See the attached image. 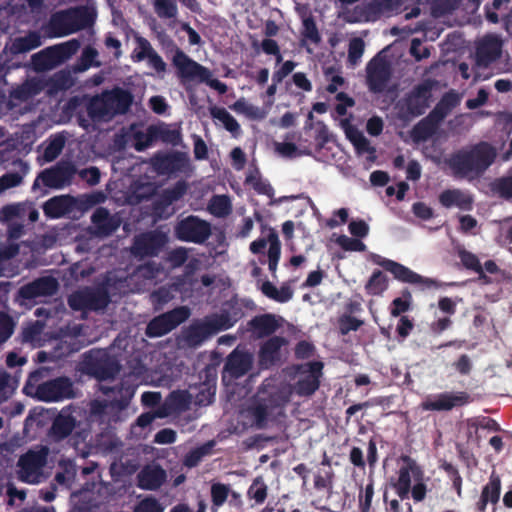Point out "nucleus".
Here are the masks:
<instances>
[{
	"mask_svg": "<svg viewBox=\"0 0 512 512\" xmlns=\"http://www.w3.org/2000/svg\"><path fill=\"white\" fill-rule=\"evenodd\" d=\"M172 64L183 78L207 81L211 74L208 68L191 59L184 51L172 56Z\"/></svg>",
	"mask_w": 512,
	"mask_h": 512,
	"instance_id": "412c9836",
	"label": "nucleus"
},
{
	"mask_svg": "<svg viewBox=\"0 0 512 512\" xmlns=\"http://www.w3.org/2000/svg\"><path fill=\"white\" fill-rule=\"evenodd\" d=\"M209 212L216 217H226L232 211L230 198L227 195H214L208 205Z\"/></svg>",
	"mask_w": 512,
	"mask_h": 512,
	"instance_id": "09e8293b",
	"label": "nucleus"
},
{
	"mask_svg": "<svg viewBox=\"0 0 512 512\" xmlns=\"http://www.w3.org/2000/svg\"><path fill=\"white\" fill-rule=\"evenodd\" d=\"M253 355L245 350L234 349L226 358L223 371L222 382L229 385L232 381L245 376L253 366Z\"/></svg>",
	"mask_w": 512,
	"mask_h": 512,
	"instance_id": "f8f14e48",
	"label": "nucleus"
},
{
	"mask_svg": "<svg viewBox=\"0 0 512 512\" xmlns=\"http://www.w3.org/2000/svg\"><path fill=\"white\" fill-rule=\"evenodd\" d=\"M190 314V309L187 306H179L155 316L148 322L145 334L149 338L162 337L185 322Z\"/></svg>",
	"mask_w": 512,
	"mask_h": 512,
	"instance_id": "6e6552de",
	"label": "nucleus"
},
{
	"mask_svg": "<svg viewBox=\"0 0 512 512\" xmlns=\"http://www.w3.org/2000/svg\"><path fill=\"white\" fill-rule=\"evenodd\" d=\"M74 196L69 194L58 195L48 199L42 205L44 215L49 219H59L64 216L75 214Z\"/></svg>",
	"mask_w": 512,
	"mask_h": 512,
	"instance_id": "5701e85b",
	"label": "nucleus"
},
{
	"mask_svg": "<svg viewBox=\"0 0 512 512\" xmlns=\"http://www.w3.org/2000/svg\"><path fill=\"white\" fill-rule=\"evenodd\" d=\"M43 89L44 85L40 80L31 78L13 88L9 96L11 99L24 102L41 93Z\"/></svg>",
	"mask_w": 512,
	"mask_h": 512,
	"instance_id": "c9c22d12",
	"label": "nucleus"
},
{
	"mask_svg": "<svg viewBox=\"0 0 512 512\" xmlns=\"http://www.w3.org/2000/svg\"><path fill=\"white\" fill-rule=\"evenodd\" d=\"M76 173V166L71 161H58L37 174L32 184V191L37 192L42 187L54 190L63 189L71 185Z\"/></svg>",
	"mask_w": 512,
	"mask_h": 512,
	"instance_id": "20e7f679",
	"label": "nucleus"
},
{
	"mask_svg": "<svg viewBox=\"0 0 512 512\" xmlns=\"http://www.w3.org/2000/svg\"><path fill=\"white\" fill-rule=\"evenodd\" d=\"M64 146V136L60 134L51 136L42 154L43 161L47 163L54 161L61 154Z\"/></svg>",
	"mask_w": 512,
	"mask_h": 512,
	"instance_id": "de8ad7c7",
	"label": "nucleus"
},
{
	"mask_svg": "<svg viewBox=\"0 0 512 512\" xmlns=\"http://www.w3.org/2000/svg\"><path fill=\"white\" fill-rule=\"evenodd\" d=\"M168 242L167 233L158 229L146 231L134 237L131 253L138 259L157 257Z\"/></svg>",
	"mask_w": 512,
	"mask_h": 512,
	"instance_id": "0eeeda50",
	"label": "nucleus"
},
{
	"mask_svg": "<svg viewBox=\"0 0 512 512\" xmlns=\"http://www.w3.org/2000/svg\"><path fill=\"white\" fill-rule=\"evenodd\" d=\"M364 322L351 315H343L339 318V330L342 335H347L351 331H357Z\"/></svg>",
	"mask_w": 512,
	"mask_h": 512,
	"instance_id": "774afa93",
	"label": "nucleus"
},
{
	"mask_svg": "<svg viewBox=\"0 0 512 512\" xmlns=\"http://www.w3.org/2000/svg\"><path fill=\"white\" fill-rule=\"evenodd\" d=\"M501 493V479L494 471L489 477L488 483L483 486L481 491V497L492 504H497L500 499Z\"/></svg>",
	"mask_w": 512,
	"mask_h": 512,
	"instance_id": "49530a36",
	"label": "nucleus"
},
{
	"mask_svg": "<svg viewBox=\"0 0 512 512\" xmlns=\"http://www.w3.org/2000/svg\"><path fill=\"white\" fill-rule=\"evenodd\" d=\"M412 303V295L408 289L402 291V296L395 298L390 306V314L393 317L401 316L402 313L407 312Z\"/></svg>",
	"mask_w": 512,
	"mask_h": 512,
	"instance_id": "4d7b16f0",
	"label": "nucleus"
},
{
	"mask_svg": "<svg viewBox=\"0 0 512 512\" xmlns=\"http://www.w3.org/2000/svg\"><path fill=\"white\" fill-rule=\"evenodd\" d=\"M46 33L51 38H59L73 34L67 9L57 11L50 16L46 25Z\"/></svg>",
	"mask_w": 512,
	"mask_h": 512,
	"instance_id": "7c9ffc66",
	"label": "nucleus"
},
{
	"mask_svg": "<svg viewBox=\"0 0 512 512\" xmlns=\"http://www.w3.org/2000/svg\"><path fill=\"white\" fill-rule=\"evenodd\" d=\"M76 425V418L70 413H66L63 409L53 419L47 436L52 442L59 443L72 434L73 430L76 428Z\"/></svg>",
	"mask_w": 512,
	"mask_h": 512,
	"instance_id": "b1692460",
	"label": "nucleus"
},
{
	"mask_svg": "<svg viewBox=\"0 0 512 512\" xmlns=\"http://www.w3.org/2000/svg\"><path fill=\"white\" fill-rule=\"evenodd\" d=\"M220 331L213 314H211L202 320L191 323L183 331V340L187 346L196 348Z\"/></svg>",
	"mask_w": 512,
	"mask_h": 512,
	"instance_id": "ddd939ff",
	"label": "nucleus"
},
{
	"mask_svg": "<svg viewBox=\"0 0 512 512\" xmlns=\"http://www.w3.org/2000/svg\"><path fill=\"white\" fill-rule=\"evenodd\" d=\"M150 163L159 175H170L182 171L187 160L181 152L156 153L151 157Z\"/></svg>",
	"mask_w": 512,
	"mask_h": 512,
	"instance_id": "aec40b11",
	"label": "nucleus"
},
{
	"mask_svg": "<svg viewBox=\"0 0 512 512\" xmlns=\"http://www.w3.org/2000/svg\"><path fill=\"white\" fill-rule=\"evenodd\" d=\"M14 165L18 166L19 172H7L0 177V193L19 186L24 176L28 173L29 165L21 159H17L13 162Z\"/></svg>",
	"mask_w": 512,
	"mask_h": 512,
	"instance_id": "e433bc0d",
	"label": "nucleus"
},
{
	"mask_svg": "<svg viewBox=\"0 0 512 512\" xmlns=\"http://www.w3.org/2000/svg\"><path fill=\"white\" fill-rule=\"evenodd\" d=\"M459 257H460L461 263L463 264V266L465 268L478 273L480 278H486V275L483 271V267L480 264V261L475 254H473L469 251L463 250V251H460Z\"/></svg>",
	"mask_w": 512,
	"mask_h": 512,
	"instance_id": "0e129e2a",
	"label": "nucleus"
},
{
	"mask_svg": "<svg viewBox=\"0 0 512 512\" xmlns=\"http://www.w3.org/2000/svg\"><path fill=\"white\" fill-rule=\"evenodd\" d=\"M100 390L109 398V406L119 411L129 406L135 393L133 386L124 383L112 387L103 385Z\"/></svg>",
	"mask_w": 512,
	"mask_h": 512,
	"instance_id": "393cba45",
	"label": "nucleus"
},
{
	"mask_svg": "<svg viewBox=\"0 0 512 512\" xmlns=\"http://www.w3.org/2000/svg\"><path fill=\"white\" fill-rule=\"evenodd\" d=\"M109 294L104 289L91 290L89 289V302L90 311H97L104 309L109 304Z\"/></svg>",
	"mask_w": 512,
	"mask_h": 512,
	"instance_id": "e2e57ef3",
	"label": "nucleus"
},
{
	"mask_svg": "<svg viewBox=\"0 0 512 512\" xmlns=\"http://www.w3.org/2000/svg\"><path fill=\"white\" fill-rule=\"evenodd\" d=\"M72 46L75 50L78 46L76 40H71L62 45L47 47L32 55V65L35 71L44 72L55 68L65 55V48Z\"/></svg>",
	"mask_w": 512,
	"mask_h": 512,
	"instance_id": "4468645a",
	"label": "nucleus"
},
{
	"mask_svg": "<svg viewBox=\"0 0 512 512\" xmlns=\"http://www.w3.org/2000/svg\"><path fill=\"white\" fill-rule=\"evenodd\" d=\"M42 372L35 370L29 374L23 392L29 396H35L43 402H61L75 397L74 385L67 376H60L50 379L38 385Z\"/></svg>",
	"mask_w": 512,
	"mask_h": 512,
	"instance_id": "7ed1b4c3",
	"label": "nucleus"
},
{
	"mask_svg": "<svg viewBox=\"0 0 512 512\" xmlns=\"http://www.w3.org/2000/svg\"><path fill=\"white\" fill-rule=\"evenodd\" d=\"M492 191L501 198H512V175L497 178L492 184Z\"/></svg>",
	"mask_w": 512,
	"mask_h": 512,
	"instance_id": "69168bd1",
	"label": "nucleus"
},
{
	"mask_svg": "<svg viewBox=\"0 0 512 512\" xmlns=\"http://www.w3.org/2000/svg\"><path fill=\"white\" fill-rule=\"evenodd\" d=\"M280 327L274 314L266 313L254 316L247 323V329L256 338L269 337L274 334Z\"/></svg>",
	"mask_w": 512,
	"mask_h": 512,
	"instance_id": "c756f323",
	"label": "nucleus"
},
{
	"mask_svg": "<svg viewBox=\"0 0 512 512\" xmlns=\"http://www.w3.org/2000/svg\"><path fill=\"white\" fill-rule=\"evenodd\" d=\"M48 453V448L41 446L38 450L30 449L21 455L17 463L20 480L26 483H38L42 468L47 463Z\"/></svg>",
	"mask_w": 512,
	"mask_h": 512,
	"instance_id": "9d476101",
	"label": "nucleus"
},
{
	"mask_svg": "<svg viewBox=\"0 0 512 512\" xmlns=\"http://www.w3.org/2000/svg\"><path fill=\"white\" fill-rule=\"evenodd\" d=\"M18 386V380L7 372L0 373V403L7 400Z\"/></svg>",
	"mask_w": 512,
	"mask_h": 512,
	"instance_id": "680f3d73",
	"label": "nucleus"
},
{
	"mask_svg": "<svg viewBox=\"0 0 512 512\" xmlns=\"http://www.w3.org/2000/svg\"><path fill=\"white\" fill-rule=\"evenodd\" d=\"M168 415V412L164 406L159 407L154 412H145L140 414L136 419V425L141 428H146L152 424L156 418H164Z\"/></svg>",
	"mask_w": 512,
	"mask_h": 512,
	"instance_id": "338daca9",
	"label": "nucleus"
},
{
	"mask_svg": "<svg viewBox=\"0 0 512 512\" xmlns=\"http://www.w3.org/2000/svg\"><path fill=\"white\" fill-rule=\"evenodd\" d=\"M387 264L389 265L387 271L400 282L421 285L426 288L438 287L435 280L425 278L399 262L392 260L391 263Z\"/></svg>",
	"mask_w": 512,
	"mask_h": 512,
	"instance_id": "bb28decb",
	"label": "nucleus"
},
{
	"mask_svg": "<svg viewBox=\"0 0 512 512\" xmlns=\"http://www.w3.org/2000/svg\"><path fill=\"white\" fill-rule=\"evenodd\" d=\"M470 402L471 397L465 391L443 392L423 401L422 408L426 411H450Z\"/></svg>",
	"mask_w": 512,
	"mask_h": 512,
	"instance_id": "dca6fc26",
	"label": "nucleus"
},
{
	"mask_svg": "<svg viewBox=\"0 0 512 512\" xmlns=\"http://www.w3.org/2000/svg\"><path fill=\"white\" fill-rule=\"evenodd\" d=\"M209 112L212 118L221 122L224 128L229 131L234 137L241 133V127L237 120L223 107L211 106Z\"/></svg>",
	"mask_w": 512,
	"mask_h": 512,
	"instance_id": "ea45409f",
	"label": "nucleus"
},
{
	"mask_svg": "<svg viewBox=\"0 0 512 512\" xmlns=\"http://www.w3.org/2000/svg\"><path fill=\"white\" fill-rule=\"evenodd\" d=\"M106 196L103 192L97 191L89 194H83L78 197H74L75 205L74 210L75 213H83L91 209L92 207L104 202Z\"/></svg>",
	"mask_w": 512,
	"mask_h": 512,
	"instance_id": "c03bdc74",
	"label": "nucleus"
},
{
	"mask_svg": "<svg viewBox=\"0 0 512 512\" xmlns=\"http://www.w3.org/2000/svg\"><path fill=\"white\" fill-rule=\"evenodd\" d=\"M269 249L267 253L268 257V269L273 276H275L277 265L281 255V243L278 238V234L274 229H270L268 233Z\"/></svg>",
	"mask_w": 512,
	"mask_h": 512,
	"instance_id": "79ce46f5",
	"label": "nucleus"
},
{
	"mask_svg": "<svg viewBox=\"0 0 512 512\" xmlns=\"http://www.w3.org/2000/svg\"><path fill=\"white\" fill-rule=\"evenodd\" d=\"M437 82L433 79H424L415 85L401 101V110L411 117L423 115L430 106L432 90Z\"/></svg>",
	"mask_w": 512,
	"mask_h": 512,
	"instance_id": "423d86ee",
	"label": "nucleus"
},
{
	"mask_svg": "<svg viewBox=\"0 0 512 512\" xmlns=\"http://www.w3.org/2000/svg\"><path fill=\"white\" fill-rule=\"evenodd\" d=\"M58 288L59 283L54 277L43 276L21 286L17 291V298L31 301L38 297L53 296Z\"/></svg>",
	"mask_w": 512,
	"mask_h": 512,
	"instance_id": "a211bd4d",
	"label": "nucleus"
},
{
	"mask_svg": "<svg viewBox=\"0 0 512 512\" xmlns=\"http://www.w3.org/2000/svg\"><path fill=\"white\" fill-rule=\"evenodd\" d=\"M81 370L99 381L113 379L120 371L116 359L98 350H90L83 355Z\"/></svg>",
	"mask_w": 512,
	"mask_h": 512,
	"instance_id": "39448f33",
	"label": "nucleus"
},
{
	"mask_svg": "<svg viewBox=\"0 0 512 512\" xmlns=\"http://www.w3.org/2000/svg\"><path fill=\"white\" fill-rule=\"evenodd\" d=\"M460 103L459 94L450 90L446 92L429 112L431 117H434L440 123L449 115V113Z\"/></svg>",
	"mask_w": 512,
	"mask_h": 512,
	"instance_id": "72a5a7b5",
	"label": "nucleus"
},
{
	"mask_svg": "<svg viewBox=\"0 0 512 512\" xmlns=\"http://www.w3.org/2000/svg\"><path fill=\"white\" fill-rule=\"evenodd\" d=\"M495 158V148L488 142L481 141L452 154L447 164L455 177H475L483 174Z\"/></svg>",
	"mask_w": 512,
	"mask_h": 512,
	"instance_id": "f257e3e1",
	"label": "nucleus"
},
{
	"mask_svg": "<svg viewBox=\"0 0 512 512\" xmlns=\"http://www.w3.org/2000/svg\"><path fill=\"white\" fill-rule=\"evenodd\" d=\"M366 72L369 90L373 93L383 92L391 76L388 62L377 55L368 62Z\"/></svg>",
	"mask_w": 512,
	"mask_h": 512,
	"instance_id": "f3484780",
	"label": "nucleus"
},
{
	"mask_svg": "<svg viewBox=\"0 0 512 512\" xmlns=\"http://www.w3.org/2000/svg\"><path fill=\"white\" fill-rule=\"evenodd\" d=\"M187 191V185L184 181H178L173 187L164 189L153 206L155 212H163L174 202L180 200Z\"/></svg>",
	"mask_w": 512,
	"mask_h": 512,
	"instance_id": "2f4dec72",
	"label": "nucleus"
},
{
	"mask_svg": "<svg viewBox=\"0 0 512 512\" xmlns=\"http://www.w3.org/2000/svg\"><path fill=\"white\" fill-rule=\"evenodd\" d=\"M137 47L133 50L131 58L134 62L144 61L155 49L148 39L138 34L134 37Z\"/></svg>",
	"mask_w": 512,
	"mask_h": 512,
	"instance_id": "864d4df0",
	"label": "nucleus"
},
{
	"mask_svg": "<svg viewBox=\"0 0 512 512\" xmlns=\"http://www.w3.org/2000/svg\"><path fill=\"white\" fill-rule=\"evenodd\" d=\"M132 102L131 92L114 87L93 96L87 104V114L95 122L110 121L116 115L126 114Z\"/></svg>",
	"mask_w": 512,
	"mask_h": 512,
	"instance_id": "f03ea898",
	"label": "nucleus"
},
{
	"mask_svg": "<svg viewBox=\"0 0 512 512\" xmlns=\"http://www.w3.org/2000/svg\"><path fill=\"white\" fill-rule=\"evenodd\" d=\"M155 192V188L151 183L134 182L131 186L130 202L139 204L144 200H148Z\"/></svg>",
	"mask_w": 512,
	"mask_h": 512,
	"instance_id": "3c124183",
	"label": "nucleus"
},
{
	"mask_svg": "<svg viewBox=\"0 0 512 512\" xmlns=\"http://www.w3.org/2000/svg\"><path fill=\"white\" fill-rule=\"evenodd\" d=\"M288 341L282 336H271L264 341L258 352V362L262 369H269L281 363L282 347L286 346Z\"/></svg>",
	"mask_w": 512,
	"mask_h": 512,
	"instance_id": "6ab92c4d",
	"label": "nucleus"
},
{
	"mask_svg": "<svg viewBox=\"0 0 512 512\" xmlns=\"http://www.w3.org/2000/svg\"><path fill=\"white\" fill-rule=\"evenodd\" d=\"M402 465L397 472V479L392 482L396 494L401 500L409 498L411 481L424 480V471L417 461L409 455H401Z\"/></svg>",
	"mask_w": 512,
	"mask_h": 512,
	"instance_id": "9b49d317",
	"label": "nucleus"
},
{
	"mask_svg": "<svg viewBox=\"0 0 512 512\" xmlns=\"http://www.w3.org/2000/svg\"><path fill=\"white\" fill-rule=\"evenodd\" d=\"M301 45L306 46V41H310L312 44H319L321 42V35L316 26L313 17L309 16L303 19V29L301 31Z\"/></svg>",
	"mask_w": 512,
	"mask_h": 512,
	"instance_id": "8fccbe9b",
	"label": "nucleus"
},
{
	"mask_svg": "<svg viewBox=\"0 0 512 512\" xmlns=\"http://www.w3.org/2000/svg\"><path fill=\"white\" fill-rule=\"evenodd\" d=\"M221 362L220 356L214 352L211 363L207 364L199 373L204 388L197 395V402L200 405L210 404L214 400L216 392V382L218 375V366Z\"/></svg>",
	"mask_w": 512,
	"mask_h": 512,
	"instance_id": "2eb2a0df",
	"label": "nucleus"
},
{
	"mask_svg": "<svg viewBox=\"0 0 512 512\" xmlns=\"http://www.w3.org/2000/svg\"><path fill=\"white\" fill-rule=\"evenodd\" d=\"M244 315L243 310L237 304L230 305V309H223L220 313H214L213 316L221 331L233 327Z\"/></svg>",
	"mask_w": 512,
	"mask_h": 512,
	"instance_id": "58836bf2",
	"label": "nucleus"
},
{
	"mask_svg": "<svg viewBox=\"0 0 512 512\" xmlns=\"http://www.w3.org/2000/svg\"><path fill=\"white\" fill-rule=\"evenodd\" d=\"M260 290L266 297L279 303L288 302L293 297V292L289 286H282L278 289L268 280L262 283Z\"/></svg>",
	"mask_w": 512,
	"mask_h": 512,
	"instance_id": "37998d69",
	"label": "nucleus"
},
{
	"mask_svg": "<svg viewBox=\"0 0 512 512\" xmlns=\"http://www.w3.org/2000/svg\"><path fill=\"white\" fill-rule=\"evenodd\" d=\"M502 42L497 36L484 37L476 47V61L481 66H489L501 55Z\"/></svg>",
	"mask_w": 512,
	"mask_h": 512,
	"instance_id": "a878e982",
	"label": "nucleus"
},
{
	"mask_svg": "<svg viewBox=\"0 0 512 512\" xmlns=\"http://www.w3.org/2000/svg\"><path fill=\"white\" fill-rule=\"evenodd\" d=\"M439 203L447 209L457 207L462 211H471L473 209V196L461 189H446L439 194Z\"/></svg>",
	"mask_w": 512,
	"mask_h": 512,
	"instance_id": "cd10ccee",
	"label": "nucleus"
},
{
	"mask_svg": "<svg viewBox=\"0 0 512 512\" xmlns=\"http://www.w3.org/2000/svg\"><path fill=\"white\" fill-rule=\"evenodd\" d=\"M320 386V380L314 375H306L300 378L296 385L295 390L299 396H310L318 390Z\"/></svg>",
	"mask_w": 512,
	"mask_h": 512,
	"instance_id": "6e6d98bb",
	"label": "nucleus"
},
{
	"mask_svg": "<svg viewBox=\"0 0 512 512\" xmlns=\"http://www.w3.org/2000/svg\"><path fill=\"white\" fill-rule=\"evenodd\" d=\"M82 348V345L75 338L69 340L60 341L57 347H55L53 356L55 358H65L78 352Z\"/></svg>",
	"mask_w": 512,
	"mask_h": 512,
	"instance_id": "bf43d9fd",
	"label": "nucleus"
},
{
	"mask_svg": "<svg viewBox=\"0 0 512 512\" xmlns=\"http://www.w3.org/2000/svg\"><path fill=\"white\" fill-rule=\"evenodd\" d=\"M388 289V278L381 270H374L365 284L368 295L379 296Z\"/></svg>",
	"mask_w": 512,
	"mask_h": 512,
	"instance_id": "a18cd8bd",
	"label": "nucleus"
},
{
	"mask_svg": "<svg viewBox=\"0 0 512 512\" xmlns=\"http://www.w3.org/2000/svg\"><path fill=\"white\" fill-rule=\"evenodd\" d=\"M440 122L428 114L421 119L411 130L412 139L419 143L430 139L438 130Z\"/></svg>",
	"mask_w": 512,
	"mask_h": 512,
	"instance_id": "f704fd0d",
	"label": "nucleus"
},
{
	"mask_svg": "<svg viewBox=\"0 0 512 512\" xmlns=\"http://www.w3.org/2000/svg\"><path fill=\"white\" fill-rule=\"evenodd\" d=\"M267 485L262 477H256L248 489V497L253 499L257 504H262L267 498Z\"/></svg>",
	"mask_w": 512,
	"mask_h": 512,
	"instance_id": "052dcab7",
	"label": "nucleus"
},
{
	"mask_svg": "<svg viewBox=\"0 0 512 512\" xmlns=\"http://www.w3.org/2000/svg\"><path fill=\"white\" fill-rule=\"evenodd\" d=\"M154 10L161 19H174L178 15L176 0H154Z\"/></svg>",
	"mask_w": 512,
	"mask_h": 512,
	"instance_id": "603ef678",
	"label": "nucleus"
},
{
	"mask_svg": "<svg viewBox=\"0 0 512 512\" xmlns=\"http://www.w3.org/2000/svg\"><path fill=\"white\" fill-rule=\"evenodd\" d=\"M174 235L183 242L203 244L211 236V224L198 216L189 215L176 223Z\"/></svg>",
	"mask_w": 512,
	"mask_h": 512,
	"instance_id": "1a4fd4ad",
	"label": "nucleus"
},
{
	"mask_svg": "<svg viewBox=\"0 0 512 512\" xmlns=\"http://www.w3.org/2000/svg\"><path fill=\"white\" fill-rule=\"evenodd\" d=\"M166 471L160 465H147L137 475V486L144 490L155 491L166 481Z\"/></svg>",
	"mask_w": 512,
	"mask_h": 512,
	"instance_id": "c85d7f7f",
	"label": "nucleus"
},
{
	"mask_svg": "<svg viewBox=\"0 0 512 512\" xmlns=\"http://www.w3.org/2000/svg\"><path fill=\"white\" fill-rule=\"evenodd\" d=\"M41 45L42 40L39 32L30 31L25 36L16 38L10 46V51L12 54H21L36 49Z\"/></svg>",
	"mask_w": 512,
	"mask_h": 512,
	"instance_id": "4c0bfd02",
	"label": "nucleus"
},
{
	"mask_svg": "<svg viewBox=\"0 0 512 512\" xmlns=\"http://www.w3.org/2000/svg\"><path fill=\"white\" fill-rule=\"evenodd\" d=\"M91 222L94 227L93 234L98 237H107L112 235L120 226V219L112 215L105 207H98L91 216Z\"/></svg>",
	"mask_w": 512,
	"mask_h": 512,
	"instance_id": "4be33fe9",
	"label": "nucleus"
},
{
	"mask_svg": "<svg viewBox=\"0 0 512 512\" xmlns=\"http://www.w3.org/2000/svg\"><path fill=\"white\" fill-rule=\"evenodd\" d=\"M245 184L250 185L258 194L269 198L274 196V189L268 180L263 179L258 168L250 170L245 178Z\"/></svg>",
	"mask_w": 512,
	"mask_h": 512,
	"instance_id": "a19ab883",
	"label": "nucleus"
},
{
	"mask_svg": "<svg viewBox=\"0 0 512 512\" xmlns=\"http://www.w3.org/2000/svg\"><path fill=\"white\" fill-rule=\"evenodd\" d=\"M152 30L156 32V38L159 45L167 56L170 54L174 56L183 52V50L178 47L176 42L165 32V30H157L156 25L152 27Z\"/></svg>",
	"mask_w": 512,
	"mask_h": 512,
	"instance_id": "5fc2aeb1",
	"label": "nucleus"
},
{
	"mask_svg": "<svg viewBox=\"0 0 512 512\" xmlns=\"http://www.w3.org/2000/svg\"><path fill=\"white\" fill-rule=\"evenodd\" d=\"M73 34L94 25L96 14L87 6L68 8Z\"/></svg>",
	"mask_w": 512,
	"mask_h": 512,
	"instance_id": "473e14b6",
	"label": "nucleus"
},
{
	"mask_svg": "<svg viewBox=\"0 0 512 512\" xmlns=\"http://www.w3.org/2000/svg\"><path fill=\"white\" fill-rule=\"evenodd\" d=\"M68 305L74 311L90 310L89 289L73 292L68 297Z\"/></svg>",
	"mask_w": 512,
	"mask_h": 512,
	"instance_id": "13d9d810",
	"label": "nucleus"
}]
</instances>
